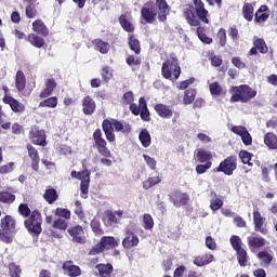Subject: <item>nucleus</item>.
Returning a JSON list of instances; mask_svg holds the SVG:
<instances>
[{
    "mask_svg": "<svg viewBox=\"0 0 277 277\" xmlns=\"http://www.w3.org/2000/svg\"><path fill=\"white\" fill-rule=\"evenodd\" d=\"M168 14H170V8L166 0H157L156 3L148 2L141 9V18L149 25L157 23V18L160 23H166Z\"/></svg>",
    "mask_w": 277,
    "mask_h": 277,
    "instance_id": "1",
    "label": "nucleus"
},
{
    "mask_svg": "<svg viewBox=\"0 0 277 277\" xmlns=\"http://www.w3.org/2000/svg\"><path fill=\"white\" fill-rule=\"evenodd\" d=\"M103 131L106 135L108 142L116 141V134H114V129L120 133H129V127L122 124V122L116 119H105L102 123Z\"/></svg>",
    "mask_w": 277,
    "mask_h": 277,
    "instance_id": "2",
    "label": "nucleus"
},
{
    "mask_svg": "<svg viewBox=\"0 0 277 277\" xmlns=\"http://www.w3.org/2000/svg\"><path fill=\"white\" fill-rule=\"evenodd\" d=\"M16 230V221L14 217L6 215L1 219V228H0V241L4 243H12V237Z\"/></svg>",
    "mask_w": 277,
    "mask_h": 277,
    "instance_id": "3",
    "label": "nucleus"
},
{
    "mask_svg": "<svg viewBox=\"0 0 277 277\" xmlns=\"http://www.w3.org/2000/svg\"><path fill=\"white\" fill-rule=\"evenodd\" d=\"M232 103H248V101H251V98H254L256 96V91L252 90V88L248 87L247 84H242L239 87H234L232 89Z\"/></svg>",
    "mask_w": 277,
    "mask_h": 277,
    "instance_id": "4",
    "label": "nucleus"
},
{
    "mask_svg": "<svg viewBox=\"0 0 277 277\" xmlns=\"http://www.w3.org/2000/svg\"><path fill=\"white\" fill-rule=\"evenodd\" d=\"M162 77L164 79H179L181 77V65L176 57H171L162 64L161 68Z\"/></svg>",
    "mask_w": 277,
    "mask_h": 277,
    "instance_id": "5",
    "label": "nucleus"
},
{
    "mask_svg": "<svg viewBox=\"0 0 277 277\" xmlns=\"http://www.w3.org/2000/svg\"><path fill=\"white\" fill-rule=\"evenodd\" d=\"M24 226L30 235L38 237L42 233V215L40 212L32 211L30 216L24 222Z\"/></svg>",
    "mask_w": 277,
    "mask_h": 277,
    "instance_id": "6",
    "label": "nucleus"
},
{
    "mask_svg": "<svg viewBox=\"0 0 277 277\" xmlns=\"http://www.w3.org/2000/svg\"><path fill=\"white\" fill-rule=\"evenodd\" d=\"M119 239L117 240L116 238L111 236H104L101 238V241L95 245L91 251L90 254H101V252L105 250H111V248H118Z\"/></svg>",
    "mask_w": 277,
    "mask_h": 277,
    "instance_id": "7",
    "label": "nucleus"
},
{
    "mask_svg": "<svg viewBox=\"0 0 277 277\" xmlns=\"http://www.w3.org/2000/svg\"><path fill=\"white\" fill-rule=\"evenodd\" d=\"M71 177L81 181L80 189L84 196H88V192L90 189V172L88 169L79 172L71 171Z\"/></svg>",
    "mask_w": 277,
    "mask_h": 277,
    "instance_id": "8",
    "label": "nucleus"
},
{
    "mask_svg": "<svg viewBox=\"0 0 277 277\" xmlns=\"http://www.w3.org/2000/svg\"><path fill=\"white\" fill-rule=\"evenodd\" d=\"M237 170V161L233 157L226 158L223 162L220 163L216 172H223L227 176H232L233 172Z\"/></svg>",
    "mask_w": 277,
    "mask_h": 277,
    "instance_id": "9",
    "label": "nucleus"
},
{
    "mask_svg": "<svg viewBox=\"0 0 277 277\" xmlns=\"http://www.w3.org/2000/svg\"><path fill=\"white\" fill-rule=\"evenodd\" d=\"M230 132L235 133L236 135H239L241 137L242 143L246 146L252 145V135H250V132H248V129L243 126H233L230 128Z\"/></svg>",
    "mask_w": 277,
    "mask_h": 277,
    "instance_id": "10",
    "label": "nucleus"
},
{
    "mask_svg": "<svg viewBox=\"0 0 277 277\" xmlns=\"http://www.w3.org/2000/svg\"><path fill=\"white\" fill-rule=\"evenodd\" d=\"M29 138L37 146H47V134L44 130L32 129L29 133Z\"/></svg>",
    "mask_w": 277,
    "mask_h": 277,
    "instance_id": "11",
    "label": "nucleus"
},
{
    "mask_svg": "<svg viewBox=\"0 0 277 277\" xmlns=\"http://www.w3.org/2000/svg\"><path fill=\"white\" fill-rule=\"evenodd\" d=\"M68 233L76 243H85V232L81 225H76L69 228Z\"/></svg>",
    "mask_w": 277,
    "mask_h": 277,
    "instance_id": "12",
    "label": "nucleus"
},
{
    "mask_svg": "<svg viewBox=\"0 0 277 277\" xmlns=\"http://www.w3.org/2000/svg\"><path fill=\"white\" fill-rule=\"evenodd\" d=\"M3 103H5L6 105H10L14 114H23V111H25V104L18 102L16 98L10 95H4Z\"/></svg>",
    "mask_w": 277,
    "mask_h": 277,
    "instance_id": "13",
    "label": "nucleus"
},
{
    "mask_svg": "<svg viewBox=\"0 0 277 277\" xmlns=\"http://www.w3.org/2000/svg\"><path fill=\"white\" fill-rule=\"evenodd\" d=\"M140 243V237L133 232H127L124 239L122 240V246L126 250H131V248L137 247Z\"/></svg>",
    "mask_w": 277,
    "mask_h": 277,
    "instance_id": "14",
    "label": "nucleus"
},
{
    "mask_svg": "<svg viewBox=\"0 0 277 277\" xmlns=\"http://www.w3.org/2000/svg\"><path fill=\"white\" fill-rule=\"evenodd\" d=\"M27 150H28V156L31 159V169L35 172H38L39 170V163H40V156L38 155V149H36L34 146H31L30 144L27 145Z\"/></svg>",
    "mask_w": 277,
    "mask_h": 277,
    "instance_id": "15",
    "label": "nucleus"
},
{
    "mask_svg": "<svg viewBox=\"0 0 277 277\" xmlns=\"http://www.w3.org/2000/svg\"><path fill=\"white\" fill-rule=\"evenodd\" d=\"M248 246L249 248H251V250L263 248V246H265V238L260 235L253 234L248 237Z\"/></svg>",
    "mask_w": 277,
    "mask_h": 277,
    "instance_id": "16",
    "label": "nucleus"
},
{
    "mask_svg": "<svg viewBox=\"0 0 277 277\" xmlns=\"http://www.w3.org/2000/svg\"><path fill=\"white\" fill-rule=\"evenodd\" d=\"M95 109H96V103L94 102V100H92V97H90V96H85L82 100L83 114H85V116H92V114H94Z\"/></svg>",
    "mask_w": 277,
    "mask_h": 277,
    "instance_id": "17",
    "label": "nucleus"
},
{
    "mask_svg": "<svg viewBox=\"0 0 277 277\" xmlns=\"http://www.w3.org/2000/svg\"><path fill=\"white\" fill-rule=\"evenodd\" d=\"M63 269L70 277L81 276V268H79L77 265H74L72 262H65L63 264Z\"/></svg>",
    "mask_w": 277,
    "mask_h": 277,
    "instance_id": "18",
    "label": "nucleus"
},
{
    "mask_svg": "<svg viewBox=\"0 0 277 277\" xmlns=\"http://www.w3.org/2000/svg\"><path fill=\"white\" fill-rule=\"evenodd\" d=\"M57 88L54 79H48L45 81V88L40 93V98H47L53 94V91Z\"/></svg>",
    "mask_w": 277,
    "mask_h": 277,
    "instance_id": "19",
    "label": "nucleus"
},
{
    "mask_svg": "<svg viewBox=\"0 0 277 277\" xmlns=\"http://www.w3.org/2000/svg\"><path fill=\"white\" fill-rule=\"evenodd\" d=\"M122 217V211H117L115 213L107 212L104 216V223L106 226H111L118 224V220Z\"/></svg>",
    "mask_w": 277,
    "mask_h": 277,
    "instance_id": "20",
    "label": "nucleus"
},
{
    "mask_svg": "<svg viewBox=\"0 0 277 277\" xmlns=\"http://www.w3.org/2000/svg\"><path fill=\"white\" fill-rule=\"evenodd\" d=\"M213 254L207 253L205 255H199L195 258L194 265H197V267H205V265H209L210 263H213Z\"/></svg>",
    "mask_w": 277,
    "mask_h": 277,
    "instance_id": "21",
    "label": "nucleus"
},
{
    "mask_svg": "<svg viewBox=\"0 0 277 277\" xmlns=\"http://www.w3.org/2000/svg\"><path fill=\"white\" fill-rule=\"evenodd\" d=\"M155 110L158 114V116H160V118H172L173 110L169 106H166L163 104H157L155 106Z\"/></svg>",
    "mask_w": 277,
    "mask_h": 277,
    "instance_id": "22",
    "label": "nucleus"
},
{
    "mask_svg": "<svg viewBox=\"0 0 277 277\" xmlns=\"http://www.w3.org/2000/svg\"><path fill=\"white\" fill-rule=\"evenodd\" d=\"M264 144L269 150H277V136L276 134L268 132L264 135Z\"/></svg>",
    "mask_w": 277,
    "mask_h": 277,
    "instance_id": "23",
    "label": "nucleus"
},
{
    "mask_svg": "<svg viewBox=\"0 0 277 277\" xmlns=\"http://www.w3.org/2000/svg\"><path fill=\"white\" fill-rule=\"evenodd\" d=\"M32 30L40 36H49V29L42 19H37L32 23Z\"/></svg>",
    "mask_w": 277,
    "mask_h": 277,
    "instance_id": "24",
    "label": "nucleus"
},
{
    "mask_svg": "<svg viewBox=\"0 0 277 277\" xmlns=\"http://www.w3.org/2000/svg\"><path fill=\"white\" fill-rule=\"evenodd\" d=\"M264 222H265V219L263 217V215H261V212L259 210H254L253 211V223H254L255 230L258 233H263Z\"/></svg>",
    "mask_w": 277,
    "mask_h": 277,
    "instance_id": "25",
    "label": "nucleus"
},
{
    "mask_svg": "<svg viewBox=\"0 0 277 277\" xmlns=\"http://www.w3.org/2000/svg\"><path fill=\"white\" fill-rule=\"evenodd\" d=\"M269 8L267 5H262L255 13V21L256 23H265L267 18H269Z\"/></svg>",
    "mask_w": 277,
    "mask_h": 277,
    "instance_id": "26",
    "label": "nucleus"
},
{
    "mask_svg": "<svg viewBox=\"0 0 277 277\" xmlns=\"http://www.w3.org/2000/svg\"><path fill=\"white\" fill-rule=\"evenodd\" d=\"M95 146L100 153V155H103V157H111V151L107 148V142L105 138H100L98 141H95Z\"/></svg>",
    "mask_w": 277,
    "mask_h": 277,
    "instance_id": "27",
    "label": "nucleus"
},
{
    "mask_svg": "<svg viewBox=\"0 0 277 277\" xmlns=\"http://www.w3.org/2000/svg\"><path fill=\"white\" fill-rule=\"evenodd\" d=\"M119 23L121 27L124 29V31H128L131 34L135 29V27L133 26V23L131 22V17L127 15H121L119 17Z\"/></svg>",
    "mask_w": 277,
    "mask_h": 277,
    "instance_id": "28",
    "label": "nucleus"
},
{
    "mask_svg": "<svg viewBox=\"0 0 277 277\" xmlns=\"http://www.w3.org/2000/svg\"><path fill=\"white\" fill-rule=\"evenodd\" d=\"M224 207V201L217 197V194L211 193L210 209L212 211H220V208Z\"/></svg>",
    "mask_w": 277,
    "mask_h": 277,
    "instance_id": "29",
    "label": "nucleus"
},
{
    "mask_svg": "<svg viewBox=\"0 0 277 277\" xmlns=\"http://www.w3.org/2000/svg\"><path fill=\"white\" fill-rule=\"evenodd\" d=\"M184 16L187 23L192 25V27H198V25L200 24V22L198 21V17H196L192 9H185Z\"/></svg>",
    "mask_w": 277,
    "mask_h": 277,
    "instance_id": "30",
    "label": "nucleus"
},
{
    "mask_svg": "<svg viewBox=\"0 0 277 277\" xmlns=\"http://www.w3.org/2000/svg\"><path fill=\"white\" fill-rule=\"evenodd\" d=\"M138 103H141V118L145 122H148V120H150V111H148V106H146V100L144 97H141L138 100Z\"/></svg>",
    "mask_w": 277,
    "mask_h": 277,
    "instance_id": "31",
    "label": "nucleus"
},
{
    "mask_svg": "<svg viewBox=\"0 0 277 277\" xmlns=\"http://www.w3.org/2000/svg\"><path fill=\"white\" fill-rule=\"evenodd\" d=\"M242 14L246 21H252V18H254V4L245 3V5L242 6Z\"/></svg>",
    "mask_w": 277,
    "mask_h": 277,
    "instance_id": "32",
    "label": "nucleus"
},
{
    "mask_svg": "<svg viewBox=\"0 0 277 277\" xmlns=\"http://www.w3.org/2000/svg\"><path fill=\"white\" fill-rule=\"evenodd\" d=\"M138 140H140L142 146H144V148H148V146H150V143H151L150 133L148 132V130L143 129L140 132Z\"/></svg>",
    "mask_w": 277,
    "mask_h": 277,
    "instance_id": "33",
    "label": "nucleus"
},
{
    "mask_svg": "<svg viewBox=\"0 0 277 277\" xmlns=\"http://www.w3.org/2000/svg\"><path fill=\"white\" fill-rule=\"evenodd\" d=\"M28 42H30L32 47H37V49H42L44 47V39L35 34L28 35Z\"/></svg>",
    "mask_w": 277,
    "mask_h": 277,
    "instance_id": "34",
    "label": "nucleus"
},
{
    "mask_svg": "<svg viewBox=\"0 0 277 277\" xmlns=\"http://www.w3.org/2000/svg\"><path fill=\"white\" fill-rule=\"evenodd\" d=\"M197 159L200 161V163H209V161L213 159V156L211 155V151L199 149L197 151Z\"/></svg>",
    "mask_w": 277,
    "mask_h": 277,
    "instance_id": "35",
    "label": "nucleus"
},
{
    "mask_svg": "<svg viewBox=\"0 0 277 277\" xmlns=\"http://www.w3.org/2000/svg\"><path fill=\"white\" fill-rule=\"evenodd\" d=\"M96 269L98 271L100 276L109 277V275L114 271V267L111 266V264H98L96 266Z\"/></svg>",
    "mask_w": 277,
    "mask_h": 277,
    "instance_id": "36",
    "label": "nucleus"
},
{
    "mask_svg": "<svg viewBox=\"0 0 277 277\" xmlns=\"http://www.w3.org/2000/svg\"><path fill=\"white\" fill-rule=\"evenodd\" d=\"M93 44H94L96 51H98L100 53L105 54V53L109 52V43H107L101 39H95L93 41Z\"/></svg>",
    "mask_w": 277,
    "mask_h": 277,
    "instance_id": "37",
    "label": "nucleus"
},
{
    "mask_svg": "<svg viewBox=\"0 0 277 277\" xmlns=\"http://www.w3.org/2000/svg\"><path fill=\"white\" fill-rule=\"evenodd\" d=\"M159 183H161V177H159V175L150 176L143 182V189H150V187H155V185H159Z\"/></svg>",
    "mask_w": 277,
    "mask_h": 277,
    "instance_id": "38",
    "label": "nucleus"
},
{
    "mask_svg": "<svg viewBox=\"0 0 277 277\" xmlns=\"http://www.w3.org/2000/svg\"><path fill=\"white\" fill-rule=\"evenodd\" d=\"M15 85L18 92H23V90H25V85H26L25 75L21 70L16 72Z\"/></svg>",
    "mask_w": 277,
    "mask_h": 277,
    "instance_id": "39",
    "label": "nucleus"
},
{
    "mask_svg": "<svg viewBox=\"0 0 277 277\" xmlns=\"http://www.w3.org/2000/svg\"><path fill=\"white\" fill-rule=\"evenodd\" d=\"M142 222H143V228H145V230H153L155 226V221L153 220V216L150 214L148 213L143 214Z\"/></svg>",
    "mask_w": 277,
    "mask_h": 277,
    "instance_id": "40",
    "label": "nucleus"
},
{
    "mask_svg": "<svg viewBox=\"0 0 277 277\" xmlns=\"http://www.w3.org/2000/svg\"><path fill=\"white\" fill-rule=\"evenodd\" d=\"M253 45L255 47V49H258V51H260V53H267L268 51L267 43H265V40L259 37L253 38Z\"/></svg>",
    "mask_w": 277,
    "mask_h": 277,
    "instance_id": "41",
    "label": "nucleus"
},
{
    "mask_svg": "<svg viewBox=\"0 0 277 277\" xmlns=\"http://www.w3.org/2000/svg\"><path fill=\"white\" fill-rule=\"evenodd\" d=\"M54 215H56V217L61 219V220H65L68 221L70 220V210L66 209V208H56L54 210Z\"/></svg>",
    "mask_w": 277,
    "mask_h": 277,
    "instance_id": "42",
    "label": "nucleus"
},
{
    "mask_svg": "<svg viewBox=\"0 0 277 277\" xmlns=\"http://www.w3.org/2000/svg\"><path fill=\"white\" fill-rule=\"evenodd\" d=\"M237 252V261L240 267H246L248 265V252L245 249H239Z\"/></svg>",
    "mask_w": 277,
    "mask_h": 277,
    "instance_id": "43",
    "label": "nucleus"
},
{
    "mask_svg": "<svg viewBox=\"0 0 277 277\" xmlns=\"http://www.w3.org/2000/svg\"><path fill=\"white\" fill-rule=\"evenodd\" d=\"M196 100V90L194 89H188L185 94H184V105H192L194 101Z\"/></svg>",
    "mask_w": 277,
    "mask_h": 277,
    "instance_id": "44",
    "label": "nucleus"
},
{
    "mask_svg": "<svg viewBox=\"0 0 277 277\" xmlns=\"http://www.w3.org/2000/svg\"><path fill=\"white\" fill-rule=\"evenodd\" d=\"M44 198L49 205H53L57 200V190L55 188L47 189L44 193Z\"/></svg>",
    "mask_w": 277,
    "mask_h": 277,
    "instance_id": "45",
    "label": "nucleus"
},
{
    "mask_svg": "<svg viewBox=\"0 0 277 277\" xmlns=\"http://www.w3.org/2000/svg\"><path fill=\"white\" fill-rule=\"evenodd\" d=\"M129 47L131 51H134L136 55H140V52L142 51V48L140 47V40H137L135 37L131 36L129 38Z\"/></svg>",
    "mask_w": 277,
    "mask_h": 277,
    "instance_id": "46",
    "label": "nucleus"
},
{
    "mask_svg": "<svg viewBox=\"0 0 277 277\" xmlns=\"http://www.w3.org/2000/svg\"><path fill=\"white\" fill-rule=\"evenodd\" d=\"M39 107H50L55 109V107H57V97L53 96L40 102Z\"/></svg>",
    "mask_w": 277,
    "mask_h": 277,
    "instance_id": "47",
    "label": "nucleus"
},
{
    "mask_svg": "<svg viewBox=\"0 0 277 277\" xmlns=\"http://www.w3.org/2000/svg\"><path fill=\"white\" fill-rule=\"evenodd\" d=\"M101 77H102L103 81L108 82L110 79L114 78V69L109 66L103 67Z\"/></svg>",
    "mask_w": 277,
    "mask_h": 277,
    "instance_id": "48",
    "label": "nucleus"
},
{
    "mask_svg": "<svg viewBox=\"0 0 277 277\" xmlns=\"http://www.w3.org/2000/svg\"><path fill=\"white\" fill-rule=\"evenodd\" d=\"M258 258L260 259V261H262L263 267H267L269 265V263H272V261H273L272 255L266 251H261L258 254Z\"/></svg>",
    "mask_w": 277,
    "mask_h": 277,
    "instance_id": "49",
    "label": "nucleus"
},
{
    "mask_svg": "<svg viewBox=\"0 0 277 277\" xmlns=\"http://www.w3.org/2000/svg\"><path fill=\"white\" fill-rule=\"evenodd\" d=\"M16 200V196L8 193V192H2L0 193V202H4L6 205H12Z\"/></svg>",
    "mask_w": 277,
    "mask_h": 277,
    "instance_id": "50",
    "label": "nucleus"
},
{
    "mask_svg": "<svg viewBox=\"0 0 277 277\" xmlns=\"http://www.w3.org/2000/svg\"><path fill=\"white\" fill-rule=\"evenodd\" d=\"M53 228H56L57 230H66V228H68V221L64 219H56L53 222Z\"/></svg>",
    "mask_w": 277,
    "mask_h": 277,
    "instance_id": "51",
    "label": "nucleus"
},
{
    "mask_svg": "<svg viewBox=\"0 0 277 277\" xmlns=\"http://www.w3.org/2000/svg\"><path fill=\"white\" fill-rule=\"evenodd\" d=\"M212 96H220L222 94V85L219 82H212L209 85Z\"/></svg>",
    "mask_w": 277,
    "mask_h": 277,
    "instance_id": "52",
    "label": "nucleus"
},
{
    "mask_svg": "<svg viewBox=\"0 0 277 277\" xmlns=\"http://www.w3.org/2000/svg\"><path fill=\"white\" fill-rule=\"evenodd\" d=\"M196 14L199 18V21H202V23L209 24V18L207 16H209V11H207V9L202 8L198 11H196Z\"/></svg>",
    "mask_w": 277,
    "mask_h": 277,
    "instance_id": "53",
    "label": "nucleus"
},
{
    "mask_svg": "<svg viewBox=\"0 0 277 277\" xmlns=\"http://www.w3.org/2000/svg\"><path fill=\"white\" fill-rule=\"evenodd\" d=\"M239 157H240L242 163L248 164V166H252V163L250 162L251 159H252V154H250L246 150H242V151L239 153Z\"/></svg>",
    "mask_w": 277,
    "mask_h": 277,
    "instance_id": "54",
    "label": "nucleus"
},
{
    "mask_svg": "<svg viewBox=\"0 0 277 277\" xmlns=\"http://www.w3.org/2000/svg\"><path fill=\"white\" fill-rule=\"evenodd\" d=\"M197 35L199 40L203 42V44H211V42H213V39L207 37V35L202 32V28H197Z\"/></svg>",
    "mask_w": 277,
    "mask_h": 277,
    "instance_id": "55",
    "label": "nucleus"
},
{
    "mask_svg": "<svg viewBox=\"0 0 277 277\" xmlns=\"http://www.w3.org/2000/svg\"><path fill=\"white\" fill-rule=\"evenodd\" d=\"M230 243L234 248V250H236V252L238 250H242L243 248H241V238H239V236H233L230 238Z\"/></svg>",
    "mask_w": 277,
    "mask_h": 277,
    "instance_id": "56",
    "label": "nucleus"
},
{
    "mask_svg": "<svg viewBox=\"0 0 277 277\" xmlns=\"http://www.w3.org/2000/svg\"><path fill=\"white\" fill-rule=\"evenodd\" d=\"M126 62L129 66H140L142 64V60L133 55L128 56Z\"/></svg>",
    "mask_w": 277,
    "mask_h": 277,
    "instance_id": "57",
    "label": "nucleus"
},
{
    "mask_svg": "<svg viewBox=\"0 0 277 277\" xmlns=\"http://www.w3.org/2000/svg\"><path fill=\"white\" fill-rule=\"evenodd\" d=\"M143 158L145 160V162L147 163L148 168H150V170H155V168H157V161L155 160V158L144 154Z\"/></svg>",
    "mask_w": 277,
    "mask_h": 277,
    "instance_id": "58",
    "label": "nucleus"
},
{
    "mask_svg": "<svg viewBox=\"0 0 277 277\" xmlns=\"http://www.w3.org/2000/svg\"><path fill=\"white\" fill-rule=\"evenodd\" d=\"M211 168V161L206 162L205 164H198L196 167L197 174H205Z\"/></svg>",
    "mask_w": 277,
    "mask_h": 277,
    "instance_id": "59",
    "label": "nucleus"
},
{
    "mask_svg": "<svg viewBox=\"0 0 277 277\" xmlns=\"http://www.w3.org/2000/svg\"><path fill=\"white\" fill-rule=\"evenodd\" d=\"M18 212L21 215H24V217H27L31 213V210H29V206L21 203L18 207Z\"/></svg>",
    "mask_w": 277,
    "mask_h": 277,
    "instance_id": "60",
    "label": "nucleus"
},
{
    "mask_svg": "<svg viewBox=\"0 0 277 277\" xmlns=\"http://www.w3.org/2000/svg\"><path fill=\"white\" fill-rule=\"evenodd\" d=\"M217 39L220 40L221 47H226V30L225 29L219 30Z\"/></svg>",
    "mask_w": 277,
    "mask_h": 277,
    "instance_id": "61",
    "label": "nucleus"
},
{
    "mask_svg": "<svg viewBox=\"0 0 277 277\" xmlns=\"http://www.w3.org/2000/svg\"><path fill=\"white\" fill-rule=\"evenodd\" d=\"M197 140L201 142V144H211L212 140L209 137V135L200 132L197 134Z\"/></svg>",
    "mask_w": 277,
    "mask_h": 277,
    "instance_id": "62",
    "label": "nucleus"
},
{
    "mask_svg": "<svg viewBox=\"0 0 277 277\" xmlns=\"http://www.w3.org/2000/svg\"><path fill=\"white\" fill-rule=\"evenodd\" d=\"M232 64L236 67V68H246V63H243L241 61V58L239 57H233L232 58Z\"/></svg>",
    "mask_w": 277,
    "mask_h": 277,
    "instance_id": "63",
    "label": "nucleus"
},
{
    "mask_svg": "<svg viewBox=\"0 0 277 277\" xmlns=\"http://www.w3.org/2000/svg\"><path fill=\"white\" fill-rule=\"evenodd\" d=\"M11 277H21V267L16 265L10 266Z\"/></svg>",
    "mask_w": 277,
    "mask_h": 277,
    "instance_id": "64",
    "label": "nucleus"
}]
</instances>
